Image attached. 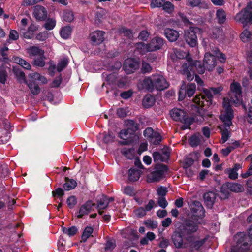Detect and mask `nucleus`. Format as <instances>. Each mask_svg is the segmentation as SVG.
<instances>
[{
    "label": "nucleus",
    "instance_id": "f257e3e1",
    "mask_svg": "<svg viewBox=\"0 0 252 252\" xmlns=\"http://www.w3.org/2000/svg\"><path fill=\"white\" fill-rule=\"evenodd\" d=\"M233 118V112L230 107L227 99L224 100L223 110L221 111L220 119L224 123V125L219 126L221 133L222 143H224L230 137V126L232 125L231 120Z\"/></svg>",
    "mask_w": 252,
    "mask_h": 252
},
{
    "label": "nucleus",
    "instance_id": "f03ea898",
    "mask_svg": "<svg viewBox=\"0 0 252 252\" xmlns=\"http://www.w3.org/2000/svg\"><path fill=\"white\" fill-rule=\"evenodd\" d=\"M183 73L186 76L187 79L188 81H191L194 78L195 75V70L199 74L204 73L205 67L204 63L202 64L201 63L198 61H193L190 59H187L183 65Z\"/></svg>",
    "mask_w": 252,
    "mask_h": 252
},
{
    "label": "nucleus",
    "instance_id": "7ed1b4c3",
    "mask_svg": "<svg viewBox=\"0 0 252 252\" xmlns=\"http://www.w3.org/2000/svg\"><path fill=\"white\" fill-rule=\"evenodd\" d=\"M200 224H201L200 222L187 220L179 227V230L181 231L184 238L188 243H190L194 239L193 234L198 231Z\"/></svg>",
    "mask_w": 252,
    "mask_h": 252
},
{
    "label": "nucleus",
    "instance_id": "20e7f679",
    "mask_svg": "<svg viewBox=\"0 0 252 252\" xmlns=\"http://www.w3.org/2000/svg\"><path fill=\"white\" fill-rule=\"evenodd\" d=\"M221 87L212 88L210 90H205L204 94H197L194 98V102L199 107L209 106L212 104L213 95L212 92L216 94L222 91Z\"/></svg>",
    "mask_w": 252,
    "mask_h": 252
},
{
    "label": "nucleus",
    "instance_id": "39448f33",
    "mask_svg": "<svg viewBox=\"0 0 252 252\" xmlns=\"http://www.w3.org/2000/svg\"><path fill=\"white\" fill-rule=\"evenodd\" d=\"M234 20L242 24L243 26L252 24V1L248 2L247 6L236 14Z\"/></svg>",
    "mask_w": 252,
    "mask_h": 252
},
{
    "label": "nucleus",
    "instance_id": "423d86ee",
    "mask_svg": "<svg viewBox=\"0 0 252 252\" xmlns=\"http://www.w3.org/2000/svg\"><path fill=\"white\" fill-rule=\"evenodd\" d=\"M230 99L228 98H224L223 100L226 99L228 100L230 107V103L234 104L236 106L239 105L242 102V91L240 83L234 82L230 85V92L229 93ZM224 100H223V103Z\"/></svg>",
    "mask_w": 252,
    "mask_h": 252
},
{
    "label": "nucleus",
    "instance_id": "0eeeda50",
    "mask_svg": "<svg viewBox=\"0 0 252 252\" xmlns=\"http://www.w3.org/2000/svg\"><path fill=\"white\" fill-rule=\"evenodd\" d=\"M154 171L147 175L148 182H158L162 180L168 170L167 167L163 164H157L155 167Z\"/></svg>",
    "mask_w": 252,
    "mask_h": 252
},
{
    "label": "nucleus",
    "instance_id": "6e6552de",
    "mask_svg": "<svg viewBox=\"0 0 252 252\" xmlns=\"http://www.w3.org/2000/svg\"><path fill=\"white\" fill-rule=\"evenodd\" d=\"M200 31L201 29L198 27H190L184 31V39L189 46L194 47L197 45L196 33Z\"/></svg>",
    "mask_w": 252,
    "mask_h": 252
},
{
    "label": "nucleus",
    "instance_id": "1a4fd4ad",
    "mask_svg": "<svg viewBox=\"0 0 252 252\" xmlns=\"http://www.w3.org/2000/svg\"><path fill=\"white\" fill-rule=\"evenodd\" d=\"M152 77L153 78L154 89L161 91L168 87V83L162 75L156 74L152 75Z\"/></svg>",
    "mask_w": 252,
    "mask_h": 252
},
{
    "label": "nucleus",
    "instance_id": "9d476101",
    "mask_svg": "<svg viewBox=\"0 0 252 252\" xmlns=\"http://www.w3.org/2000/svg\"><path fill=\"white\" fill-rule=\"evenodd\" d=\"M190 211L195 217L202 219L205 216V210L201 202L198 201H192L190 205Z\"/></svg>",
    "mask_w": 252,
    "mask_h": 252
},
{
    "label": "nucleus",
    "instance_id": "9b49d317",
    "mask_svg": "<svg viewBox=\"0 0 252 252\" xmlns=\"http://www.w3.org/2000/svg\"><path fill=\"white\" fill-rule=\"evenodd\" d=\"M203 63L206 69L211 71L217 65L216 58L214 55L209 52L206 53L204 56Z\"/></svg>",
    "mask_w": 252,
    "mask_h": 252
},
{
    "label": "nucleus",
    "instance_id": "f8f14e48",
    "mask_svg": "<svg viewBox=\"0 0 252 252\" xmlns=\"http://www.w3.org/2000/svg\"><path fill=\"white\" fill-rule=\"evenodd\" d=\"M236 246L232 247L231 252H246L249 249V240L245 237H239Z\"/></svg>",
    "mask_w": 252,
    "mask_h": 252
},
{
    "label": "nucleus",
    "instance_id": "ddd939ff",
    "mask_svg": "<svg viewBox=\"0 0 252 252\" xmlns=\"http://www.w3.org/2000/svg\"><path fill=\"white\" fill-rule=\"evenodd\" d=\"M139 62L132 59L128 58L125 61L123 68L127 74H130L134 72L139 68Z\"/></svg>",
    "mask_w": 252,
    "mask_h": 252
},
{
    "label": "nucleus",
    "instance_id": "4468645a",
    "mask_svg": "<svg viewBox=\"0 0 252 252\" xmlns=\"http://www.w3.org/2000/svg\"><path fill=\"white\" fill-rule=\"evenodd\" d=\"M197 116L195 118L189 117L186 120L182 121V123L184 125L182 126V129L183 130L189 128V126L193 123V121L196 120L198 122H202L204 120L203 117V110L202 109H199L198 110Z\"/></svg>",
    "mask_w": 252,
    "mask_h": 252
},
{
    "label": "nucleus",
    "instance_id": "2eb2a0df",
    "mask_svg": "<svg viewBox=\"0 0 252 252\" xmlns=\"http://www.w3.org/2000/svg\"><path fill=\"white\" fill-rule=\"evenodd\" d=\"M134 136V134H132L128 129H123L119 133V137L123 140L120 141V143L124 145H129L133 142V137Z\"/></svg>",
    "mask_w": 252,
    "mask_h": 252
},
{
    "label": "nucleus",
    "instance_id": "dca6fc26",
    "mask_svg": "<svg viewBox=\"0 0 252 252\" xmlns=\"http://www.w3.org/2000/svg\"><path fill=\"white\" fill-rule=\"evenodd\" d=\"M33 14L38 20H45L47 17V11L45 7L39 5L34 7Z\"/></svg>",
    "mask_w": 252,
    "mask_h": 252
},
{
    "label": "nucleus",
    "instance_id": "f3484780",
    "mask_svg": "<svg viewBox=\"0 0 252 252\" xmlns=\"http://www.w3.org/2000/svg\"><path fill=\"white\" fill-rule=\"evenodd\" d=\"M170 115L172 118L176 121L182 122L189 118L186 114V113L183 110L178 108L173 109L170 111Z\"/></svg>",
    "mask_w": 252,
    "mask_h": 252
},
{
    "label": "nucleus",
    "instance_id": "a211bd4d",
    "mask_svg": "<svg viewBox=\"0 0 252 252\" xmlns=\"http://www.w3.org/2000/svg\"><path fill=\"white\" fill-rule=\"evenodd\" d=\"M164 41L159 37H155L148 43L150 51L153 52L160 49L163 46Z\"/></svg>",
    "mask_w": 252,
    "mask_h": 252
},
{
    "label": "nucleus",
    "instance_id": "6ab92c4d",
    "mask_svg": "<svg viewBox=\"0 0 252 252\" xmlns=\"http://www.w3.org/2000/svg\"><path fill=\"white\" fill-rule=\"evenodd\" d=\"M105 32L102 31H96L90 34V39L93 45H98L104 41Z\"/></svg>",
    "mask_w": 252,
    "mask_h": 252
},
{
    "label": "nucleus",
    "instance_id": "aec40b11",
    "mask_svg": "<svg viewBox=\"0 0 252 252\" xmlns=\"http://www.w3.org/2000/svg\"><path fill=\"white\" fill-rule=\"evenodd\" d=\"M94 206L95 204L93 203L91 201H87L80 207L79 212L77 213V218H81L83 216L87 215Z\"/></svg>",
    "mask_w": 252,
    "mask_h": 252
},
{
    "label": "nucleus",
    "instance_id": "412c9836",
    "mask_svg": "<svg viewBox=\"0 0 252 252\" xmlns=\"http://www.w3.org/2000/svg\"><path fill=\"white\" fill-rule=\"evenodd\" d=\"M27 52L30 58H35L45 54L44 50L37 46H30L27 49Z\"/></svg>",
    "mask_w": 252,
    "mask_h": 252
},
{
    "label": "nucleus",
    "instance_id": "4be33fe9",
    "mask_svg": "<svg viewBox=\"0 0 252 252\" xmlns=\"http://www.w3.org/2000/svg\"><path fill=\"white\" fill-rule=\"evenodd\" d=\"M217 194L214 191H208L204 194L203 198L207 207L211 208L216 199Z\"/></svg>",
    "mask_w": 252,
    "mask_h": 252
},
{
    "label": "nucleus",
    "instance_id": "5701e85b",
    "mask_svg": "<svg viewBox=\"0 0 252 252\" xmlns=\"http://www.w3.org/2000/svg\"><path fill=\"white\" fill-rule=\"evenodd\" d=\"M183 235L181 233V231L179 230L178 232H175L172 236V240L177 248H181L182 247L183 241Z\"/></svg>",
    "mask_w": 252,
    "mask_h": 252
},
{
    "label": "nucleus",
    "instance_id": "b1692460",
    "mask_svg": "<svg viewBox=\"0 0 252 252\" xmlns=\"http://www.w3.org/2000/svg\"><path fill=\"white\" fill-rule=\"evenodd\" d=\"M164 34L170 42L175 41L179 36V32L177 31L169 28L164 30Z\"/></svg>",
    "mask_w": 252,
    "mask_h": 252
},
{
    "label": "nucleus",
    "instance_id": "393cba45",
    "mask_svg": "<svg viewBox=\"0 0 252 252\" xmlns=\"http://www.w3.org/2000/svg\"><path fill=\"white\" fill-rule=\"evenodd\" d=\"M225 186L228 189L234 192H241L244 190L243 186L237 183H227Z\"/></svg>",
    "mask_w": 252,
    "mask_h": 252
},
{
    "label": "nucleus",
    "instance_id": "a878e982",
    "mask_svg": "<svg viewBox=\"0 0 252 252\" xmlns=\"http://www.w3.org/2000/svg\"><path fill=\"white\" fill-rule=\"evenodd\" d=\"M169 157V154L168 152H164V155L161 154L158 152H154L153 153V157L155 162L165 161Z\"/></svg>",
    "mask_w": 252,
    "mask_h": 252
},
{
    "label": "nucleus",
    "instance_id": "bb28decb",
    "mask_svg": "<svg viewBox=\"0 0 252 252\" xmlns=\"http://www.w3.org/2000/svg\"><path fill=\"white\" fill-rule=\"evenodd\" d=\"M241 166L239 164H235L232 168H228L225 170V173L228 174V177L230 179L235 180L238 178V173L237 171L241 168Z\"/></svg>",
    "mask_w": 252,
    "mask_h": 252
},
{
    "label": "nucleus",
    "instance_id": "cd10ccee",
    "mask_svg": "<svg viewBox=\"0 0 252 252\" xmlns=\"http://www.w3.org/2000/svg\"><path fill=\"white\" fill-rule=\"evenodd\" d=\"M110 201L108 199V197L106 196H103L102 198L98 202L97 208L99 214L102 215L103 211L101 210L104 209L107 207Z\"/></svg>",
    "mask_w": 252,
    "mask_h": 252
},
{
    "label": "nucleus",
    "instance_id": "c85d7f7f",
    "mask_svg": "<svg viewBox=\"0 0 252 252\" xmlns=\"http://www.w3.org/2000/svg\"><path fill=\"white\" fill-rule=\"evenodd\" d=\"M142 88L149 91H152L154 89L153 78L151 77H145L142 83Z\"/></svg>",
    "mask_w": 252,
    "mask_h": 252
},
{
    "label": "nucleus",
    "instance_id": "c756f323",
    "mask_svg": "<svg viewBox=\"0 0 252 252\" xmlns=\"http://www.w3.org/2000/svg\"><path fill=\"white\" fill-rule=\"evenodd\" d=\"M207 239L204 238L199 240L194 241L193 240L192 242L189 243L190 244L189 247L190 248V251H193L194 250L198 251L200 248L204 245Z\"/></svg>",
    "mask_w": 252,
    "mask_h": 252
},
{
    "label": "nucleus",
    "instance_id": "7c9ffc66",
    "mask_svg": "<svg viewBox=\"0 0 252 252\" xmlns=\"http://www.w3.org/2000/svg\"><path fill=\"white\" fill-rule=\"evenodd\" d=\"M135 48L137 52L141 55H144L146 53L150 52L148 44H146L144 42L136 43L135 44Z\"/></svg>",
    "mask_w": 252,
    "mask_h": 252
},
{
    "label": "nucleus",
    "instance_id": "2f4dec72",
    "mask_svg": "<svg viewBox=\"0 0 252 252\" xmlns=\"http://www.w3.org/2000/svg\"><path fill=\"white\" fill-rule=\"evenodd\" d=\"M125 125L127 129L134 134L135 131L138 129V126L136 122L132 120H128L125 121Z\"/></svg>",
    "mask_w": 252,
    "mask_h": 252
},
{
    "label": "nucleus",
    "instance_id": "473e14b6",
    "mask_svg": "<svg viewBox=\"0 0 252 252\" xmlns=\"http://www.w3.org/2000/svg\"><path fill=\"white\" fill-rule=\"evenodd\" d=\"M216 19L219 24H223L226 19V14L224 10L220 8L216 11Z\"/></svg>",
    "mask_w": 252,
    "mask_h": 252
},
{
    "label": "nucleus",
    "instance_id": "72a5a7b5",
    "mask_svg": "<svg viewBox=\"0 0 252 252\" xmlns=\"http://www.w3.org/2000/svg\"><path fill=\"white\" fill-rule=\"evenodd\" d=\"M140 176V171L135 168H130L128 171V179L129 181L134 182L139 179Z\"/></svg>",
    "mask_w": 252,
    "mask_h": 252
},
{
    "label": "nucleus",
    "instance_id": "f704fd0d",
    "mask_svg": "<svg viewBox=\"0 0 252 252\" xmlns=\"http://www.w3.org/2000/svg\"><path fill=\"white\" fill-rule=\"evenodd\" d=\"M46 57L45 55L43 54L40 56L37 57L34 59L32 62V64L34 66L43 67L45 64Z\"/></svg>",
    "mask_w": 252,
    "mask_h": 252
},
{
    "label": "nucleus",
    "instance_id": "c9c22d12",
    "mask_svg": "<svg viewBox=\"0 0 252 252\" xmlns=\"http://www.w3.org/2000/svg\"><path fill=\"white\" fill-rule=\"evenodd\" d=\"M155 103V98L151 94H147L143 100V105L145 108L152 107Z\"/></svg>",
    "mask_w": 252,
    "mask_h": 252
},
{
    "label": "nucleus",
    "instance_id": "e433bc0d",
    "mask_svg": "<svg viewBox=\"0 0 252 252\" xmlns=\"http://www.w3.org/2000/svg\"><path fill=\"white\" fill-rule=\"evenodd\" d=\"M187 4L192 7L200 6L201 8H207V5L204 2H201V0H187Z\"/></svg>",
    "mask_w": 252,
    "mask_h": 252
},
{
    "label": "nucleus",
    "instance_id": "4c0bfd02",
    "mask_svg": "<svg viewBox=\"0 0 252 252\" xmlns=\"http://www.w3.org/2000/svg\"><path fill=\"white\" fill-rule=\"evenodd\" d=\"M77 183L73 179H69L65 178V182L63 184V187L65 190H70L75 188Z\"/></svg>",
    "mask_w": 252,
    "mask_h": 252
},
{
    "label": "nucleus",
    "instance_id": "58836bf2",
    "mask_svg": "<svg viewBox=\"0 0 252 252\" xmlns=\"http://www.w3.org/2000/svg\"><path fill=\"white\" fill-rule=\"evenodd\" d=\"M27 85L32 93L34 95L38 94L40 91V89L38 85L33 81H29Z\"/></svg>",
    "mask_w": 252,
    "mask_h": 252
},
{
    "label": "nucleus",
    "instance_id": "ea45409f",
    "mask_svg": "<svg viewBox=\"0 0 252 252\" xmlns=\"http://www.w3.org/2000/svg\"><path fill=\"white\" fill-rule=\"evenodd\" d=\"M122 154L127 158L132 159L135 157V150L131 148H123L122 150Z\"/></svg>",
    "mask_w": 252,
    "mask_h": 252
},
{
    "label": "nucleus",
    "instance_id": "a19ab883",
    "mask_svg": "<svg viewBox=\"0 0 252 252\" xmlns=\"http://www.w3.org/2000/svg\"><path fill=\"white\" fill-rule=\"evenodd\" d=\"M63 20L67 22H71L74 19L73 12L70 10H65L63 11Z\"/></svg>",
    "mask_w": 252,
    "mask_h": 252
},
{
    "label": "nucleus",
    "instance_id": "79ce46f5",
    "mask_svg": "<svg viewBox=\"0 0 252 252\" xmlns=\"http://www.w3.org/2000/svg\"><path fill=\"white\" fill-rule=\"evenodd\" d=\"M93 232V228L92 227L88 226L86 227L82 235L81 241L85 242L87 239L92 235Z\"/></svg>",
    "mask_w": 252,
    "mask_h": 252
},
{
    "label": "nucleus",
    "instance_id": "37998d69",
    "mask_svg": "<svg viewBox=\"0 0 252 252\" xmlns=\"http://www.w3.org/2000/svg\"><path fill=\"white\" fill-rule=\"evenodd\" d=\"M196 90V85L194 83H189L185 88L186 95L189 97H191L194 94Z\"/></svg>",
    "mask_w": 252,
    "mask_h": 252
},
{
    "label": "nucleus",
    "instance_id": "c03bdc74",
    "mask_svg": "<svg viewBox=\"0 0 252 252\" xmlns=\"http://www.w3.org/2000/svg\"><path fill=\"white\" fill-rule=\"evenodd\" d=\"M71 31L72 29L70 26H65L61 29L60 35L63 38L67 39L71 35Z\"/></svg>",
    "mask_w": 252,
    "mask_h": 252
},
{
    "label": "nucleus",
    "instance_id": "a18cd8bd",
    "mask_svg": "<svg viewBox=\"0 0 252 252\" xmlns=\"http://www.w3.org/2000/svg\"><path fill=\"white\" fill-rule=\"evenodd\" d=\"M162 137L160 134L158 132H155L154 134L149 139V141L154 144V145H158L161 141Z\"/></svg>",
    "mask_w": 252,
    "mask_h": 252
},
{
    "label": "nucleus",
    "instance_id": "49530a36",
    "mask_svg": "<svg viewBox=\"0 0 252 252\" xmlns=\"http://www.w3.org/2000/svg\"><path fill=\"white\" fill-rule=\"evenodd\" d=\"M62 229L64 234H65L70 237L74 236L77 232V228L74 226H72L68 228L65 227H63Z\"/></svg>",
    "mask_w": 252,
    "mask_h": 252
},
{
    "label": "nucleus",
    "instance_id": "de8ad7c7",
    "mask_svg": "<svg viewBox=\"0 0 252 252\" xmlns=\"http://www.w3.org/2000/svg\"><path fill=\"white\" fill-rule=\"evenodd\" d=\"M212 52L214 53L215 57H217L220 62L224 63L226 61V56L225 55L221 53L218 48H215L212 50Z\"/></svg>",
    "mask_w": 252,
    "mask_h": 252
},
{
    "label": "nucleus",
    "instance_id": "09e8293b",
    "mask_svg": "<svg viewBox=\"0 0 252 252\" xmlns=\"http://www.w3.org/2000/svg\"><path fill=\"white\" fill-rule=\"evenodd\" d=\"M252 36V33L247 29H245L241 34L240 38L244 42L249 41Z\"/></svg>",
    "mask_w": 252,
    "mask_h": 252
},
{
    "label": "nucleus",
    "instance_id": "8fccbe9b",
    "mask_svg": "<svg viewBox=\"0 0 252 252\" xmlns=\"http://www.w3.org/2000/svg\"><path fill=\"white\" fill-rule=\"evenodd\" d=\"M238 237H245L248 239L250 244L252 243V225L250 226L248 231V235H246L244 232H239L237 234Z\"/></svg>",
    "mask_w": 252,
    "mask_h": 252
},
{
    "label": "nucleus",
    "instance_id": "3c124183",
    "mask_svg": "<svg viewBox=\"0 0 252 252\" xmlns=\"http://www.w3.org/2000/svg\"><path fill=\"white\" fill-rule=\"evenodd\" d=\"M223 31L220 28H214L212 31V38L218 39L222 36Z\"/></svg>",
    "mask_w": 252,
    "mask_h": 252
},
{
    "label": "nucleus",
    "instance_id": "603ef678",
    "mask_svg": "<svg viewBox=\"0 0 252 252\" xmlns=\"http://www.w3.org/2000/svg\"><path fill=\"white\" fill-rule=\"evenodd\" d=\"M141 70L142 73H149L151 72L152 67L149 63L145 61H143L142 63Z\"/></svg>",
    "mask_w": 252,
    "mask_h": 252
},
{
    "label": "nucleus",
    "instance_id": "864d4df0",
    "mask_svg": "<svg viewBox=\"0 0 252 252\" xmlns=\"http://www.w3.org/2000/svg\"><path fill=\"white\" fill-rule=\"evenodd\" d=\"M14 72L20 82H26L25 74L23 71L20 69L14 68Z\"/></svg>",
    "mask_w": 252,
    "mask_h": 252
},
{
    "label": "nucleus",
    "instance_id": "5fc2aeb1",
    "mask_svg": "<svg viewBox=\"0 0 252 252\" xmlns=\"http://www.w3.org/2000/svg\"><path fill=\"white\" fill-rule=\"evenodd\" d=\"M56 20L53 19H48L44 25V28L48 30H52L56 25Z\"/></svg>",
    "mask_w": 252,
    "mask_h": 252
},
{
    "label": "nucleus",
    "instance_id": "6e6d98bb",
    "mask_svg": "<svg viewBox=\"0 0 252 252\" xmlns=\"http://www.w3.org/2000/svg\"><path fill=\"white\" fill-rule=\"evenodd\" d=\"M163 10L169 14H171L174 10V6L170 2H164L162 6Z\"/></svg>",
    "mask_w": 252,
    "mask_h": 252
},
{
    "label": "nucleus",
    "instance_id": "4d7b16f0",
    "mask_svg": "<svg viewBox=\"0 0 252 252\" xmlns=\"http://www.w3.org/2000/svg\"><path fill=\"white\" fill-rule=\"evenodd\" d=\"M8 75L7 71L4 67L0 68V82L1 84H4L7 80Z\"/></svg>",
    "mask_w": 252,
    "mask_h": 252
},
{
    "label": "nucleus",
    "instance_id": "13d9d810",
    "mask_svg": "<svg viewBox=\"0 0 252 252\" xmlns=\"http://www.w3.org/2000/svg\"><path fill=\"white\" fill-rule=\"evenodd\" d=\"M144 224L150 229H154L158 227V222L156 221L147 220L144 221Z\"/></svg>",
    "mask_w": 252,
    "mask_h": 252
},
{
    "label": "nucleus",
    "instance_id": "bf43d9fd",
    "mask_svg": "<svg viewBox=\"0 0 252 252\" xmlns=\"http://www.w3.org/2000/svg\"><path fill=\"white\" fill-rule=\"evenodd\" d=\"M17 63L22 67L27 70H30L31 69V64L28 62L23 59L18 58L17 59Z\"/></svg>",
    "mask_w": 252,
    "mask_h": 252
},
{
    "label": "nucleus",
    "instance_id": "052dcab7",
    "mask_svg": "<svg viewBox=\"0 0 252 252\" xmlns=\"http://www.w3.org/2000/svg\"><path fill=\"white\" fill-rule=\"evenodd\" d=\"M77 198L75 196H69L66 201L68 206L71 209L74 207L75 205L77 204Z\"/></svg>",
    "mask_w": 252,
    "mask_h": 252
},
{
    "label": "nucleus",
    "instance_id": "680f3d73",
    "mask_svg": "<svg viewBox=\"0 0 252 252\" xmlns=\"http://www.w3.org/2000/svg\"><path fill=\"white\" fill-rule=\"evenodd\" d=\"M189 142L192 147H196L199 144L200 139L198 136L194 135L190 138Z\"/></svg>",
    "mask_w": 252,
    "mask_h": 252
},
{
    "label": "nucleus",
    "instance_id": "e2e57ef3",
    "mask_svg": "<svg viewBox=\"0 0 252 252\" xmlns=\"http://www.w3.org/2000/svg\"><path fill=\"white\" fill-rule=\"evenodd\" d=\"M68 61L67 59H63L61 60L57 66V70L58 72L62 71L67 65Z\"/></svg>",
    "mask_w": 252,
    "mask_h": 252
},
{
    "label": "nucleus",
    "instance_id": "0e129e2a",
    "mask_svg": "<svg viewBox=\"0 0 252 252\" xmlns=\"http://www.w3.org/2000/svg\"><path fill=\"white\" fill-rule=\"evenodd\" d=\"M119 32L120 33L123 34L124 36L128 37V38H131L133 37V34L131 30L127 29L125 28H121Z\"/></svg>",
    "mask_w": 252,
    "mask_h": 252
},
{
    "label": "nucleus",
    "instance_id": "69168bd1",
    "mask_svg": "<svg viewBox=\"0 0 252 252\" xmlns=\"http://www.w3.org/2000/svg\"><path fill=\"white\" fill-rule=\"evenodd\" d=\"M194 163V160L192 157L190 156L186 158L185 162L183 164V167L184 168H189Z\"/></svg>",
    "mask_w": 252,
    "mask_h": 252
},
{
    "label": "nucleus",
    "instance_id": "338daca9",
    "mask_svg": "<svg viewBox=\"0 0 252 252\" xmlns=\"http://www.w3.org/2000/svg\"><path fill=\"white\" fill-rule=\"evenodd\" d=\"M165 0H152L151 7L152 8L162 7Z\"/></svg>",
    "mask_w": 252,
    "mask_h": 252
},
{
    "label": "nucleus",
    "instance_id": "774afa93",
    "mask_svg": "<svg viewBox=\"0 0 252 252\" xmlns=\"http://www.w3.org/2000/svg\"><path fill=\"white\" fill-rule=\"evenodd\" d=\"M158 203L162 208H166L168 205V202L164 196H160L158 198Z\"/></svg>",
    "mask_w": 252,
    "mask_h": 252
}]
</instances>
